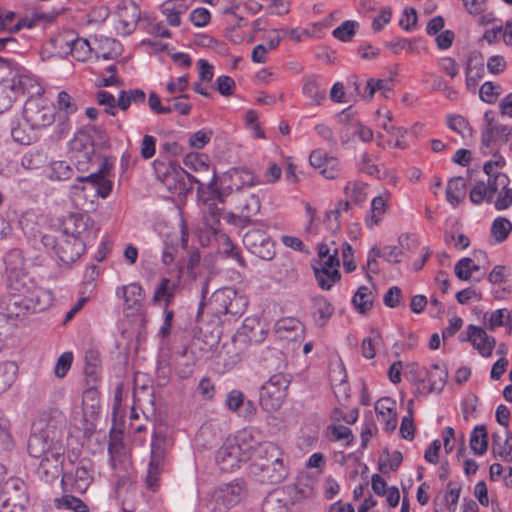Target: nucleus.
I'll use <instances>...</instances> for the list:
<instances>
[{"label":"nucleus","instance_id":"1","mask_svg":"<svg viewBox=\"0 0 512 512\" xmlns=\"http://www.w3.org/2000/svg\"><path fill=\"white\" fill-rule=\"evenodd\" d=\"M52 304L49 291L39 287L24 272H11L8 293L0 299V312L7 318L21 319L30 313H39Z\"/></svg>","mask_w":512,"mask_h":512},{"label":"nucleus","instance_id":"2","mask_svg":"<svg viewBox=\"0 0 512 512\" xmlns=\"http://www.w3.org/2000/svg\"><path fill=\"white\" fill-rule=\"evenodd\" d=\"M62 428V423L50 421L28 439V453L34 458H41L40 469L44 473H48L51 467L58 472L59 463L65 453Z\"/></svg>","mask_w":512,"mask_h":512},{"label":"nucleus","instance_id":"3","mask_svg":"<svg viewBox=\"0 0 512 512\" xmlns=\"http://www.w3.org/2000/svg\"><path fill=\"white\" fill-rule=\"evenodd\" d=\"M253 456L250 470L260 482L279 484L287 478L289 468L284 461V453L275 443H258Z\"/></svg>","mask_w":512,"mask_h":512},{"label":"nucleus","instance_id":"4","mask_svg":"<svg viewBox=\"0 0 512 512\" xmlns=\"http://www.w3.org/2000/svg\"><path fill=\"white\" fill-rule=\"evenodd\" d=\"M251 430L244 429L233 440H227L217 451L216 463L224 472H231L240 467L241 462L248 461L257 448Z\"/></svg>","mask_w":512,"mask_h":512},{"label":"nucleus","instance_id":"5","mask_svg":"<svg viewBox=\"0 0 512 512\" xmlns=\"http://www.w3.org/2000/svg\"><path fill=\"white\" fill-rule=\"evenodd\" d=\"M247 495L243 479H235L220 485L207 495L205 506L210 512H227L239 504Z\"/></svg>","mask_w":512,"mask_h":512},{"label":"nucleus","instance_id":"6","mask_svg":"<svg viewBox=\"0 0 512 512\" xmlns=\"http://www.w3.org/2000/svg\"><path fill=\"white\" fill-rule=\"evenodd\" d=\"M290 383L289 374L279 372L270 376L260 390L259 403L262 409L267 412L279 410L287 397Z\"/></svg>","mask_w":512,"mask_h":512},{"label":"nucleus","instance_id":"7","mask_svg":"<svg viewBox=\"0 0 512 512\" xmlns=\"http://www.w3.org/2000/svg\"><path fill=\"white\" fill-rule=\"evenodd\" d=\"M6 71L10 77L2 79L4 87L8 88L15 98L27 94L30 97L29 99H33L34 95H41L44 92L36 77L24 67L12 62V67L5 68L3 72Z\"/></svg>","mask_w":512,"mask_h":512},{"label":"nucleus","instance_id":"8","mask_svg":"<svg viewBox=\"0 0 512 512\" xmlns=\"http://www.w3.org/2000/svg\"><path fill=\"white\" fill-rule=\"evenodd\" d=\"M156 173L158 179L174 194H182L190 189L193 183H198L201 186L204 185V183L176 163L159 164L156 168Z\"/></svg>","mask_w":512,"mask_h":512},{"label":"nucleus","instance_id":"9","mask_svg":"<svg viewBox=\"0 0 512 512\" xmlns=\"http://www.w3.org/2000/svg\"><path fill=\"white\" fill-rule=\"evenodd\" d=\"M42 244L47 249H51L64 264H71L78 260L86 249V244L81 240H75L61 235L56 238L53 235L45 234L41 239Z\"/></svg>","mask_w":512,"mask_h":512},{"label":"nucleus","instance_id":"10","mask_svg":"<svg viewBox=\"0 0 512 512\" xmlns=\"http://www.w3.org/2000/svg\"><path fill=\"white\" fill-rule=\"evenodd\" d=\"M165 439L153 435L151 442V455L145 477L146 487L155 492L160 487L161 475L166 466Z\"/></svg>","mask_w":512,"mask_h":512},{"label":"nucleus","instance_id":"11","mask_svg":"<svg viewBox=\"0 0 512 512\" xmlns=\"http://www.w3.org/2000/svg\"><path fill=\"white\" fill-rule=\"evenodd\" d=\"M94 465L88 458L81 459L74 472H65L61 478L63 492L85 493L93 481Z\"/></svg>","mask_w":512,"mask_h":512},{"label":"nucleus","instance_id":"12","mask_svg":"<svg viewBox=\"0 0 512 512\" xmlns=\"http://www.w3.org/2000/svg\"><path fill=\"white\" fill-rule=\"evenodd\" d=\"M94 221L87 213H70L60 222V231L63 236L81 240L87 244L91 238Z\"/></svg>","mask_w":512,"mask_h":512},{"label":"nucleus","instance_id":"13","mask_svg":"<svg viewBox=\"0 0 512 512\" xmlns=\"http://www.w3.org/2000/svg\"><path fill=\"white\" fill-rule=\"evenodd\" d=\"M244 246L260 259L270 261L275 256V244L269 234L259 228L247 231L243 236Z\"/></svg>","mask_w":512,"mask_h":512},{"label":"nucleus","instance_id":"14","mask_svg":"<svg viewBox=\"0 0 512 512\" xmlns=\"http://www.w3.org/2000/svg\"><path fill=\"white\" fill-rule=\"evenodd\" d=\"M23 118L32 129L47 127L55 120L54 109L39 99H28L23 107Z\"/></svg>","mask_w":512,"mask_h":512},{"label":"nucleus","instance_id":"15","mask_svg":"<svg viewBox=\"0 0 512 512\" xmlns=\"http://www.w3.org/2000/svg\"><path fill=\"white\" fill-rule=\"evenodd\" d=\"M115 29L120 35L131 34L140 19V9L133 0H121L116 7Z\"/></svg>","mask_w":512,"mask_h":512},{"label":"nucleus","instance_id":"16","mask_svg":"<svg viewBox=\"0 0 512 512\" xmlns=\"http://www.w3.org/2000/svg\"><path fill=\"white\" fill-rule=\"evenodd\" d=\"M3 507H12L23 511L29 502V495L27 492V485L25 482L18 478H9L2 488Z\"/></svg>","mask_w":512,"mask_h":512},{"label":"nucleus","instance_id":"17","mask_svg":"<svg viewBox=\"0 0 512 512\" xmlns=\"http://www.w3.org/2000/svg\"><path fill=\"white\" fill-rule=\"evenodd\" d=\"M338 250L335 249L332 256L321 263L320 267L313 265L314 275L319 287L323 290H330L341 278L337 267L339 266Z\"/></svg>","mask_w":512,"mask_h":512},{"label":"nucleus","instance_id":"18","mask_svg":"<svg viewBox=\"0 0 512 512\" xmlns=\"http://www.w3.org/2000/svg\"><path fill=\"white\" fill-rule=\"evenodd\" d=\"M309 162L326 179H336L341 173L339 160L334 156H329L322 149L313 150L309 156Z\"/></svg>","mask_w":512,"mask_h":512},{"label":"nucleus","instance_id":"19","mask_svg":"<svg viewBox=\"0 0 512 512\" xmlns=\"http://www.w3.org/2000/svg\"><path fill=\"white\" fill-rule=\"evenodd\" d=\"M461 341L471 342L473 347L478 350L483 357L491 356L496 345V340L493 336L488 335L483 328L473 324L468 325L467 336L461 338Z\"/></svg>","mask_w":512,"mask_h":512},{"label":"nucleus","instance_id":"20","mask_svg":"<svg viewBox=\"0 0 512 512\" xmlns=\"http://www.w3.org/2000/svg\"><path fill=\"white\" fill-rule=\"evenodd\" d=\"M76 182L71 186L72 190H81L85 189L84 186H80L81 183H88L92 188L96 190V194L105 199L107 198L113 187L112 181L107 179L105 175H101V172H93L87 176H77Z\"/></svg>","mask_w":512,"mask_h":512},{"label":"nucleus","instance_id":"21","mask_svg":"<svg viewBox=\"0 0 512 512\" xmlns=\"http://www.w3.org/2000/svg\"><path fill=\"white\" fill-rule=\"evenodd\" d=\"M57 107L59 111V119L61 122L58 124L59 134L63 136L67 134L70 129L69 116L76 113L78 110L74 98L66 91H61L57 97Z\"/></svg>","mask_w":512,"mask_h":512},{"label":"nucleus","instance_id":"22","mask_svg":"<svg viewBox=\"0 0 512 512\" xmlns=\"http://www.w3.org/2000/svg\"><path fill=\"white\" fill-rule=\"evenodd\" d=\"M484 59L481 53H470L466 64V87L468 90L475 92L479 81L484 77Z\"/></svg>","mask_w":512,"mask_h":512},{"label":"nucleus","instance_id":"23","mask_svg":"<svg viewBox=\"0 0 512 512\" xmlns=\"http://www.w3.org/2000/svg\"><path fill=\"white\" fill-rule=\"evenodd\" d=\"M327 83L320 76L310 75L303 79L302 93L311 105H320L326 99Z\"/></svg>","mask_w":512,"mask_h":512},{"label":"nucleus","instance_id":"24","mask_svg":"<svg viewBox=\"0 0 512 512\" xmlns=\"http://www.w3.org/2000/svg\"><path fill=\"white\" fill-rule=\"evenodd\" d=\"M110 464L116 472H127L129 462L125 451V445L120 435L111 436L108 445Z\"/></svg>","mask_w":512,"mask_h":512},{"label":"nucleus","instance_id":"25","mask_svg":"<svg viewBox=\"0 0 512 512\" xmlns=\"http://www.w3.org/2000/svg\"><path fill=\"white\" fill-rule=\"evenodd\" d=\"M178 290L179 283L177 281L163 277L155 288L152 297V303L154 305L169 307L172 304Z\"/></svg>","mask_w":512,"mask_h":512},{"label":"nucleus","instance_id":"26","mask_svg":"<svg viewBox=\"0 0 512 512\" xmlns=\"http://www.w3.org/2000/svg\"><path fill=\"white\" fill-rule=\"evenodd\" d=\"M425 377L429 385L423 391V395L433 392L440 393L446 385L447 368L445 366L441 367L439 364H433L430 370H425Z\"/></svg>","mask_w":512,"mask_h":512},{"label":"nucleus","instance_id":"27","mask_svg":"<svg viewBox=\"0 0 512 512\" xmlns=\"http://www.w3.org/2000/svg\"><path fill=\"white\" fill-rule=\"evenodd\" d=\"M312 315L318 327L325 326L332 315L334 307L324 296H316L312 299Z\"/></svg>","mask_w":512,"mask_h":512},{"label":"nucleus","instance_id":"28","mask_svg":"<svg viewBox=\"0 0 512 512\" xmlns=\"http://www.w3.org/2000/svg\"><path fill=\"white\" fill-rule=\"evenodd\" d=\"M236 289L225 287L213 293L210 305L213 312L218 316H227V309L234 300Z\"/></svg>","mask_w":512,"mask_h":512},{"label":"nucleus","instance_id":"29","mask_svg":"<svg viewBox=\"0 0 512 512\" xmlns=\"http://www.w3.org/2000/svg\"><path fill=\"white\" fill-rule=\"evenodd\" d=\"M44 174L51 181H66L73 177L74 168L65 161H52L44 169Z\"/></svg>","mask_w":512,"mask_h":512},{"label":"nucleus","instance_id":"30","mask_svg":"<svg viewBox=\"0 0 512 512\" xmlns=\"http://www.w3.org/2000/svg\"><path fill=\"white\" fill-rule=\"evenodd\" d=\"M512 136V128L503 124H496L493 128H485L481 135L482 146L489 148L491 143L496 140L508 142Z\"/></svg>","mask_w":512,"mask_h":512},{"label":"nucleus","instance_id":"31","mask_svg":"<svg viewBox=\"0 0 512 512\" xmlns=\"http://www.w3.org/2000/svg\"><path fill=\"white\" fill-rule=\"evenodd\" d=\"M260 208V199L255 194L243 196L238 205L239 212L250 225L255 223L252 217L259 213Z\"/></svg>","mask_w":512,"mask_h":512},{"label":"nucleus","instance_id":"32","mask_svg":"<svg viewBox=\"0 0 512 512\" xmlns=\"http://www.w3.org/2000/svg\"><path fill=\"white\" fill-rule=\"evenodd\" d=\"M466 183L463 177L458 176L449 180L446 188V199L456 207L465 197Z\"/></svg>","mask_w":512,"mask_h":512},{"label":"nucleus","instance_id":"33","mask_svg":"<svg viewBox=\"0 0 512 512\" xmlns=\"http://www.w3.org/2000/svg\"><path fill=\"white\" fill-rule=\"evenodd\" d=\"M146 94L141 89L122 90L118 94L117 106L120 110L126 111L131 104L140 105L145 103Z\"/></svg>","mask_w":512,"mask_h":512},{"label":"nucleus","instance_id":"34","mask_svg":"<svg viewBox=\"0 0 512 512\" xmlns=\"http://www.w3.org/2000/svg\"><path fill=\"white\" fill-rule=\"evenodd\" d=\"M223 215V210L215 203L208 204L207 210L204 212V224L216 237L220 236V233H223L220 230L221 218H223Z\"/></svg>","mask_w":512,"mask_h":512},{"label":"nucleus","instance_id":"35","mask_svg":"<svg viewBox=\"0 0 512 512\" xmlns=\"http://www.w3.org/2000/svg\"><path fill=\"white\" fill-rule=\"evenodd\" d=\"M374 297L367 286H360L352 297V304L360 314H365L373 307Z\"/></svg>","mask_w":512,"mask_h":512},{"label":"nucleus","instance_id":"36","mask_svg":"<svg viewBox=\"0 0 512 512\" xmlns=\"http://www.w3.org/2000/svg\"><path fill=\"white\" fill-rule=\"evenodd\" d=\"M470 447L475 455H483L488 449V433L484 425H477L470 436Z\"/></svg>","mask_w":512,"mask_h":512},{"label":"nucleus","instance_id":"37","mask_svg":"<svg viewBox=\"0 0 512 512\" xmlns=\"http://www.w3.org/2000/svg\"><path fill=\"white\" fill-rule=\"evenodd\" d=\"M64 494L61 497L55 498L53 500L54 506L57 509H66L72 510L74 512H88V506L80 499L77 498L69 492H63Z\"/></svg>","mask_w":512,"mask_h":512},{"label":"nucleus","instance_id":"38","mask_svg":"<svg viewBox=\"0 0 512 512\" xmlns=\"http://www.w3.org/2000/svg\"><path fill=\"white\" fill-rule=\"evenodd\" d=\"M120 290L122 291L124 304L128 309L140 306L143 299V288L139 283L122 286Z\"/></svg>","mask_w":512,"mask_h":512},{"label":"nucleus","instance_id":"39","mask_svg":"<svg viewBox=\"0 0 512 512\" xmlns=\"http://www.w3.org/2000/svg\"><path fill=\"white\" fill-rule=\"evenodd\" d=\"M18 367L14 362L6 361L0 363V395L5 393L15 382Z\"/></svg>","mask_w":512,"mask_h":512},{"label":"nucleus","instance_id":"40","mask_svg":"<svg viewBox=\"0 0 512 512\" xmlns=\"http://www.w3.org/2000/svg\"><path fill=\"white\" fill-rule=\"evenodd\" d=\"M387 208V199L383 196L373 198L370 215L366 218L367 227L372 228L374 225H377L381 221L382 216L386 213Z\"/></svg>","mask_w":512,"mask_h":512},{"label":"nucleus","instance_id":"41","mask_svg":"<svg viewBox=\"0 0 512 512\" xmlns=\"http://www.w3.org/2000/svg\"><path fill=\"white\" fill-rule=\"evenodd\" d=\"M222 253L229 258L234 259L240 266H245V260L241 255L239 248L231 241L230 237L225 233H220L217 237Z\"/></svg>","mask_w":512,"mask_h":512},{"label":"nucleus","instance_id":"42","mask_svg":"<svg viewBox=\"0 0 512 512\" xmlns=\"http://www.w3.org/2000/svg\"><path fill=\"white\" fill-rule=\"evenodd\" d=\"M512 231V223L504 217H497L491 226V235L495 239V243L504 242Z\"/></svg>","mask_w":512,"mask_h":512},{"label":"nucleus","instance_id":"43","mask_svg":"<svg viewBox=\"0 0 512 512\" xmlns=\"http://www.w3.org/2000/svg\"><path fill=\"white\" fill-rule=\"evenodd\" d=\"M366 185L362 182H348L344 192L347 199L355 205H361L366 200Z\"/></svg>","mask_w":512,"mask_h":512},{"label":"nucleus","instance_id":"44","mask_svg":"<svg viewBox=\"0 0 512 512\" xmlns=\"http://www.w3.org/2000/svg\"><path fill=\"white\" fill-rule=\"evenodd\" d=\"M447 125L451 130L460 134L462 138H471L473 135V129L469 122L461 115H449Z\"/></svg>","mask_w":512,"mask_h":512},{"label":"nucleus","instance_id":"45","mask_svg":"<svg viewBox=\"0 0 512 512\" xmlns=\"http://www.w3.org/2000/svg\"><path fill=\"white\" fill-rule=\"evenodd\" d=\"M509 182L508 176L504 173H496L492 175V177L488 176L487 184H485L488 192V203L492 202L495 194L498 193L501 188H506Z\"/></svg>","mask_w":512,"mask_h":512},{"label":"nucleus","instance_id":"46","mask_svg":"<svg viewBox=\"0 0 512 512\" xmlns=\"http://www.w3.org/2000/svg\"><path fill=\"white\" fill-rule=\"evenodd\" d=\"M365 89L368 91V94L364 97L368 100L372 99L376 91H380L384 97H388L387 93L392 90V79L388 78L375 80L370 78L366 83Z\"/></svg>","mask_w":512,"mask_h":512},{"label":"nucleus","instance_id":"47","mask_svg":"<svg viewBox=\"0 0 512 512\" xmlns=\"http://www.w3.org/2000/svg\"><path fill=\"white\" fill-rule=\"evenodd\" d=\"M358 27L359 23L357 21L346 20L333 30L332 35L342 42H349L356 34Z\"/></svg>","mask_w":512,"mask_h":512},{"label":"nucleus","instance_id":"48","mask_svg":"<svg viewBox=\"0 0 512 512\" xmlns=\"http://www.w3.org/2000/svg\"><path fill=\"white\" fill-rule=\"evenodd\" d=\"M95 156V148L93 143L89 142L87 145H83V150H77L75 152L76 168L78 171H85L88 169V164L92 161Z\"/></svg>","mask_w":512,"mask_h":512},{"label":"nucleus","instance_id":"49","mask_svg":"<svg viewBox=\"0 0 512 512\" xmlns=\"http://www.w3.org/2000/svg\"><path fill=\"white\" fill-rule=\"evenodd\" d=\"M207 161L208 157L206 155L197 152H191L184 158V164L194 171H208L210 165Z\"/></svg>","mask_w":512,"mask_h":512},{"label":"nucleus","instance_id":"50","mask_svg":"<svg viewBox=\"0 0 512 512\" xmlns=\"http://www.w3.org/2000/svg\"><path fill=\"white\" fill-rule=\"evenodd\" d=\"M370 337L364 338L361 344L362 355L366 359L375 357V346L381 341V334L377 329L371 330Z\"/></svg>","mask_w":512,"mask_h":512},{"label":"nucleus","instance_id":"51","mask_svg":"<svg viewBox=\"0 0 512 512\" xmlns=\"http://www.w3.org/2000/svg\"><path fill=\"white\" fill-rule=\"evenodd\" d=\"M161 11L166 16L169 25L177 27L181 24L180 14L182 10L177 8V2L171 0L166 1L163 3Z\"/></svg>","mask_w":512,"mask_h":512},{"label":"nucleus","instance_id":"52","mask_svg":"<svg viewBox=\"0 0 512 512\" xmlns=\"http://www.w3.org/2000/svg\"><path fill=\"white\" fill-rule=\"evenodd\" d=\"M248 305V301L246 297L242 294H239L236 291L234 300L231 302V304L228 306L227 309V316L237 319L238 317H241L244 312L246 311Z\"/></svg>","mask_w":512,"mask_h":512},{"label":"nucleus","instance_id":"53","mask_svg":"<svg viewBox=\"0 0 512 512\" xmlns=\"http://www.w3.org/2000/svg\"><path fill=\"white\" fill-rule=\"evenodd\" d=\"M501 87L499 85H495L491 81H487L482 84L479 89V96L482 101L492 104L497 100V97L500 95Z\"/></svg>","mask_w":512,"mask_h":512},{"label":"nucleus","instance_id":"54","mask_svg":"<svg viewBox=\"0 0 512 512\" xmlns=\"http://www.w3.org/2000/svg\"><path fill=\"white\" fill-rule=\"evenodd\" d=\"M213 136L211 129L203 128L190 135L189 144L196 149H202L208 144Z\"/></svg>","mask_w":512,"mask_h":512},{"label":"nucleus","instance_id":"55","mask_svg":"<svg viewBox=\"0 0 512 512\" xmlns=\"http://www.w3.org/2000/svg\"><path fill=\"white\" fill-rule=\"evenodd\" d=\"M73 362V353L72 352H64L57 359L54 373L58 378H63L66 376L68 371L71 368Z\"/></svg>","mask_w":512,"mask_h":512},{"label":"nucleus","instance_id":"56","mask_svg":"<svg viewBox=\"0 0 512 512\" xmlns=\"http://www.w3.org/2000/svg\"><path fill=\"white\" fill-rule=\"evenodd\" d=\"M300 326V321L292 317H286L276 321L274 330L280 337H285L284 332H296Z\"/></svg>","mask_w":512,"mask_h":512},{"label":"nucleus","instance_id":"57","mask_svg":"<svg viewBox=\"0 0 512 512\" xmlns=\"http://www.w3.org/2000/svg\"><path fill=\"white\" fill-rule=\"evenodd\" d=\"M262 512H288V508L276 495L270 494L262 503Z\"/></svg>","mask_w":512,"mask_h":512},{"label":"nucleus","instance_id":"58","mask_svg":"<svg viewBox=\"0 0 512 512\" xmlns=\"http://www.w3.org/2000/svg\"><path fill=\"white\" fill-rule=\"evenodd\" d=\"M493 442H492V453L495 456H499L503 459L505 462H511L512 461V444H509V440L512 439V433L507 430V438L504 442V445L506 446L505 450H498L496 445V438H498V435L494 434L492 436Z\"/></svg>","mask_w":512,"mask_h":512},{"label":"nucleus","instance_id":"59","mask_svg":"<svg viewBox=\"0 0 512 512\" xmlns=\"http://www.w3.org/2000/svg\"><path fill=\"white\" fill-rule=\"evenodd\" d=\"M330 430L333 441L346 440V446L352 444L354 436L350 428L344 425H333L330 427Z\"/></svg>","mask_w":512,"mask_h":512},{"label":"nucleus","instance_id":"60","mask_svg":"<svg viewBox=\"0 0 512 512\" xmlns=\"http://www.w3.org/2000/svg\"><path fill=\"white\" fill-rule=\"evenodd\" d=\"M235 81L226 75H221L216 79V89L222 96H230L235 89Z\"/></svg>","mask_w":512,"mask_h":512},{"label":"nucleus","instance_id":"61","mask_svg":"<svg viewBox=\"0 0 512 512\" xmlns=\"http://www.w3.org/2000/svg\"><path fill=\"white\" fill-rule=\"evenodd\" d=\"M211 19V14L208 9L199 7L190 13V21L197 27L206 26Z\"/></svg>","mask_w":512,"mask_h":512},{"label":"nucleus","instance_id":"62","mask_svg":"<svg viewBox=\"0 0 512 512\" xmlns=\"http://www.w3.org/2000/svg\"><path fill=\"white\" fill-rule=\"evenodd\" d=\"M245 395L240 390H231L226 397V405L229 410L236 412L244 405Z\"/></svg>","mask_w":512,"mask_h":512},{"label":"nucleus","instance_id":"63","mask_svg":"<svg viewBox=\"0 0 512 512\" xmlns=\"http://www.w3.org/2000/svg\"><path fill=\"white\" fill-rule=\"evenodd\" d=\"M471 258L464 257L460 259L454 267V273L457 276L458 279L467 281L471 278Z\"/></svg>","mask_w":512,"mask_h":512},{"label":"nucleus","instance_id":"64","mask_svg":"<svg viewBox=\"0 0 512 512\" xmlns=\"http://www.w3.org/2000/svg\"><path fill=\"white\" fill-rule=\"evenodd\" d=\"M497 194L498 197L495 201L497 210H505L512 205V188L509 185H506V188H501Z\"/></svg>","mask_w":512,"mask_h":512}]
</instances>
